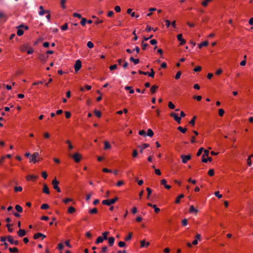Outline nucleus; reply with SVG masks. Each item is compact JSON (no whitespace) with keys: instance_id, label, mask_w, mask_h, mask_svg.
Returning <instances> with one entry per match:
<instances>
[{"instance_id":"25","label":"nucleus","mask_w":253,"mask_h":253,"mask_svg":"<svg viewBox=\"0 0 253 253\" xmlns=\"http://www.w3.org/2000/svg\"><path fill=\"white\" fill-rule=\"evenodd\" d=\"M130 60L134 63V64H137L139 62V59H134L133 57H130Z\"/></svg>"},{"instance_id":"18","label":"nucleus","mask_w":253,"mask_h":253,"mask_svg":"<svg viewBox=\"0 0 253 253\" xmlns=\"http://www.w3.org/2000/svg\"><path fill=\"white\" fill-rule=\"evenodd\" d=\"M108 244L110 246H112L114 244L115 239L114 237H109L108 239Z\"/></svg>"},{"instance_id":"1","label":"nucleus","mask_w":253,"mask_h":253,"mask_svg":"<svg viewBox=\"0 0 253 253\" xmlns=\"http://www.w3.org/2000/svg\"><path fill=\"white\" fill-rule=\"evenodd\" d=\"M118 200V198L116 197L114 199L111 200H104L102 201V203L103 205L110 206L111 205L114 204L117 200Z\"/></svg>"},{"instance_id":"3","label":"nucleus","mask_w":253,"mask_h":253,"mask_svg":"<svg viewBox=\"0 0 253 253\" xmlns=\"http://www.w3.org/2000/svg\"><path fill=\"white\" fill-rule=\"evenodd\" d=\"M59 183V181L55 178L52 181V184L53 186V188L56 190L58 192H60L61 190L58 187V184Z\"/></svg>"},{"instance_id":"17","label":"nucleus","mask_w":253,"mask_h":253,"mask_svg":"<svg viewBox=\"0 0 253 253\" xmlns=\"http://www.w3.org/2000/svg\"><path fill=\"white\" fill-rule=\"evenodd\" d=\"M104 149L105 150L109 149L111 148V146L110 144L107 141H105L104 142Z\"/></svg>"},{"instance_id":"12","label":"nucleus","mask_w":253,"mask_h":253,"mask_svg":"<svg viewBox=\"0 0 253 253\" xmlns=\"http://www.w3.org/2000/svg\"><path fill=\"white\" fill-rule=\"evenodd\" d=\"M45 235H44L42 233H37L36 234H35L34 236V238L35 239H37L38 238H39L40 237H42V239H44V238H45Z\"/></svg>"},{"instance_id":"6","label":"nucleus","mask_w":253,"mask_h":253,"mask_svg":"<svg viewBox=\"0 0 253 253\" xmlns=\"http://www.w3.org/2000/svg\"><path fill=\"white\" fill-rule=\"evenodd\" d=\"M39 156V154L38 152L34 153L30 158V162H33L35 163L37 162L36 159Z\"/></svg>"},{"instance_id":"4","label":"nucleus","mask_w":253,"mask_h":253,"mask_svg":"<svg viewBox=\"0 0 253 253\" xmlns=\"http://www.w3.org/2000/svg\"><path fill=\"white\" fill-rule=\"evenodd\" d=\"M82 67V62L80 60L76 61L74 65V69L76 72H78Z\"/></svg>"},{"instance_id":"7","label":"nucleus","mask_w":253,"mask_h":253,"mask_svg":"<svg viewBox=\"0 0 253 253\" xmlns=\"http://www.w3.org/2000/svg\"><path fill=\"white\" fill-rule=\"evenodd\" d=\"M72 158L76 163H79L81 160V155L77 153L72 156Z\"/></svg>"},{"instance_id":"58","label":"nucleus","mask_w":253,"mask_h":253,"mask_svg":"<svg viewBox=\"0 0 253 253\" xmlns=\"http://www.w3.org/2000/svg\"><path fill=\"white\" fill-rule=\"evenodd\" d=\"M182 224L183 226H186L187 225V219H184L182 220Z\"/></svg>"},{"instance_id":"41","label":"nucleus","mask_w":253,"mask_h":253,"mask_svg":"<svg viewBox=\"0 0 253 253\" xmlns=\"http://www.w3.org/2000/svg\"><path fill=\"white\" fill-rule=\"evenodd\" d=\"M61 29L62 30L65 31L68 29V24L67 23H65L64 25L61 26Z\"/></svg>"},{"instance_id":"37","label":"nucleus","mask_w":253,"mask_h":253,"mask_svg":"<svg viewBox=\"0 0 253 253\" xmlns=\"http://www.w3.org/2000/svg\"><path fill=\"white\" fill-rule=\"evenodd\" d=\"M22 190V188L21 186H18V187L16 186L14 187V191L15 192H20Z\"/></svg>"},{"instance_id":"54","label":"nucleus","mask_w":253,"mask_h":253,"mask_svg":"<svg viewBox=\"0 0 253 253\" xmlns=\"http://www.w3.org/2000/svg\"><path fill=\"white\" fill-rule=\"evenodd\" d=\"M224 113V111L222 109H220L218 110V114L220 116H222Z\"/></svg>"},{"instance_id":"34","label":"nucleus","mask_w":253,"mask_h":253,"mask_svg":"<svg viewBox=\"0 0 253 253\" xmlns=\"http://www.w3.org/2000/svg\"><path fill=\"white\" fill-rule=\"evenodd\" d=\"M252 157H253V154L250 156L249 157V158H248L247 159V163H248V165L249 166H252V161H251V158Z\"/></svg>"},{"instance_id":"11","label":"nucleus","mask_w":253,"mask_h":253,"mask_svg":"<svg viewBox=\"0 0 253 253\" xmlns=\"http://www.w3.org/2000/svg\"><path fill=\"white\" fill-rule=\"evenodd\" d=\"M40 11L39 12V14L41 16L43 15L45 13H48L49 11L47 10H45L43 9V7L42 5H41L39 7Z\"/></svg>"},{"instance_id":"14","label":"nucleus","mask_w":253,"mask_h":253,"mask_svg":"<svg viewBox=\"0 0 253 253\" xmlns=\"http://www.w3.org/2000/svg\"><path fill=\"white\" fill-rule=\"evenodd\" d=\"M140 243H141V248L147 247L150 245V243L148 242H146L145 240H142L140 242Z\"/></svg>"},{"instance_id":"45","label":"nucleus","mask_w":253,"mask_h":253,"mask_svg":"<svg viewBox=\"0 0 253 253\" xmlns=\"http://www.w3.org/2000/svg\"><path fill=\"white\" fill-rule=\"evenodd\" d=\"M23 31L21 29H18L17 30V34L19 36H22L23 34Z\"/></svg>"},{"instance_id":"8","label":"nucleus","mask_w":253,"mask_h":253,"mask_svg":"<svg viewBox=\"0 0 253 253\" xmlns=\"http://www.w3.org/2000/svg\"><path fill=\"white\" fill-rule=\"evenodd\" d=\"M171 117H173L175 121L178 124L181 123V118L177 116V114L174 113H171L170 114Z\"/></svg>"},{"instance_id":"22","label":"nucleus","mask_w":253,"mask_h":253,"mask_svg":"<svg viewBox=\"0 0 253 253\" xmlns=\"http://www.w3.org/2000/svg\"><path fill=\"white\" fill-rule=\"evenodd\" d=\"M125 88L126 90H129V92L131 94H132L134 93V90L132 89V87L129 86H126L125 87Z\"/></svg>"},{"instance_id":"43","label":"nucleus","mask_w":253,"mask_h":253,"mask_svg":"<svg viewBox=\"0 0 253 253\" xmlns=\"http://www.w3.org/2000/svg\"><path fill=\"white\" fill-rule=\"evenodd\" d=\"M141 45H142V49L143 50H145L146 49V47H147V46L148 45V44L146 43H145L144 42H142V43H141Z\"/></svg>"},{"instance_id":"39","label":"nucleus","mask_w":253,"mask_h":253,"mask_svg":"<svg viewBox=\"0 0 253 253\" xmlns=\"http://www.w3.org/2000/svg\"><path fill=\"white\" fill-rule=\"evenodd\" d=\"M196 119V117L194 116L193 118L191 119V120L189 122V124L192 126H194Z\"/></svg>"},{"instance_id":"27","label":"nucleus","mask_w":253,"mask_h":253,"mask_svg":"<svg viewBox=\"0 0 253 253\" xmlns=\"http://www.w3.org/2000/svg\"><path fill=\"white\" fill-rule=\"evenodd\" d=\"M208 44V41H205L199 44V48H201L203 46H206Z\"/></svg>"},{"instance_id":"5","label":"nucleus","mask_w":253,"mask_h":253,"mask_svg":"<svg viewBox=\"0 0 253 253\" xmlns=\"http://www.w3.org/2000/svg\"><path fill=\"white\" fill-rule=\"evenodd\" d=\"M181 159H182V162L184 164H185L187 163V162L190 160L191 158V155H182L180 156Z\"/></svg>"},{"instance_id":"16","label":"nucleus","mask_w":253,"mask_h":253,"mask_svg":"<svg viewBox=\"0 0 253 253\" xmlns=\"http://www.w3.org/2000/svg\"><path fill=\"white\" fill-rule=\"evenodd\" d=\"M198 212V210H197L196 209H195V207L193 205H191L190 207V208H189V212L190 213H197Z\"/></svg>"},{"instance_id":"44","label":"nucleus","mask_w":253,"mask_h":253,"mask_svg":"<svg viewBox=\"0 0 253 253\" xmlns=\"http://www.w3.org/2000/svg\"><path fill=\"white\" fill-rule=\"evenodd\" d=\"M118 246L121 248H123L126 246V243L124 242L120 241L118 243Z\"/></svg>"},{"instance_id":"10","label":"nucleus","mask_w":253,"mask_h":253,"mask_svg":"<svg viewBox=\"0 0 253 253\" xmlns=\"http://www.w3.org/2000/svg\"><path fill=\"white\" fill-rule=\"evenodd\" d=\"M177 40L180 42V44L183 45L186 42V41L182 39V35L179 34L177 36Z\"/></svg>"},{"instance_id":"15","label":"nucleus","mask_w":253,"mask_h":253,"mask_svg":"<svg viewBox=\"0 0 253 253\" xmlns=\"http://www.w3.org/2000/svg\"><path fill=\"white\" fill-rule=\"evenodd\" d=\"M43 192L46 194H49L50 192L47 185L45 184H43Z\"/></svg>"},{"instance_id":"28","label":"nucleus","mask_w":253,"mask_h":253,"mask_svg":"<svg viewBox=\"0 0 253 253\" xmlns=\"http://www.w3.org/2000/svg\"><path fill=\"white\" fill-rule=\"evenodd\" d=\"M146 190L147 191V199H149L150 198V195L152 193V190L149 188V187H147L146 188Z\"/></svg>"},{"instance_id":"57","label":"nucleus","mask_w":253,"mask_h":253,"mask_svg":"<svg viewBox=\"0 0 253 253\" xmlns=\"http://www.w3.org/2000/svg\"><path fill=\"white\" fill-rule=\"evenodd\" d=\"M131 237H132V233H129L128 235L126 237L125 240L126 241H129V240H130L131 239Z\"/></svg>"},{"instance_id":"62","label":"nucleus","mask_w":253,"mask_h":253,"mask_svg":"<svg viewBox=\"0 0 253 253\" xmlns=\"http://www.w3.org/2000/svg\"><path fill=\"white\" fill-rule=\"evenodd\" d=\"M64 248V245H63V244L62 243H59L58 245V249L59 250H62Z\"/></svg>"},{"instance_id":"60","label":"nucleus","mask_w":253,"mask_h":253,"mask_svg":"<svg viewBox=\"0 0 253 253\" xmlns=\"http://www.w3.org/2000/svg\"><path fill=\"white\" fill-rule=\"evenodd\" d=\"M139 134L140 135L146 136V132L144 130H141L139 131Z\"/></svg>"},{"instance_id":"51","label":"nucleus","mask_w":253,"mask_h":253,"mask_svg":"<svg viewBox=\"0 0 253 253\" xmlns=\"http://www.w3.org/2000/svg\"><path fill=\"white\" fill-rule=\"evenodd\" d=\"M203 151H204V148L203 147L200 148L199 149V150H198V152L197 153V156H199L201 154V153H202V152Z\"/></svg>"},{"instance_id":"13","label":"nucleus","mask_w":253,"mask_h":253,"mask_svg":"<svg viewBox=\"0 0 253 253\" xmlns=\"http://www.w3.org/2000/svg\"><path fill=\"white\" fill-rule=\"evenodd\" d=\"M18 236L20 237H23L26 234V232L25 230L20 229L17 232Z\"/></svg>"},{"instance_id":"64","label":"nucleus","mask_w":253,"mask_h":253,"mask_svg":"<svg viewBox=\"0 0 253 253\" xmlns=\"http://www.w3.org/2000/svg\"><path fill=\"white\" fill-rule=\"evenodd\" d=\"M201 70V67L200 66H197V67L194 69V71L195 72H199Z\"/></svg>"},{"instance_id":"55","label":"nucleus","mask_w":253,"mask_h":253,"mask_svg":"<svg viewBox=\"0 0 253 253\" xmlns=\"http://www.w3.org/2000/svg\"><path fill=\"white\" fill-rule=\"evenodd\" d=\"M211 0H205V1H204L202 3V4L204 6H206L207 5H208V3L210 1H211Z\"/></svg>"},{"instance_id":"26","label":"nucleus","mask_w":253,"mask_h":253,"mask_svg":"<svg viewBox=\"0 0 253 253\" xmlns=\"http://www.w3.org/2000/svg\"><path fill=\"white\" fill-rule=\"evenodd\" d=\"M15 210L18 211V212H22L23 211V209H22V208L19 205H16L15 206Z\"/></svg>"},{"instance_id":"33","label":"nucleus","mask_w":253,"mask_h":253,"mask_svg":"<svg viewBox=\"0 0 253 253\" xmlns=\"http://www.w3.org/2000/svg\"><path fill=\"white\" fill-rule=\"evenodd\" d=\"M9 251L10 252L13 253H17L18 252V250L16 248H9Z\"/></svg>"},{"instance_id":"50","label":"nucleus","mask_w":253,"mask_h":253,"mask_svg":"<svg viewBox=\"0 0 253 253\" xmlns=\"http://www.w3.org/2000/svg\"><path fill=\"white\" fill-rule=\"evenodd\" d=\"M208 174L210 176H212L214 175V170L213 169H211L208 171Z\"/></svg>"},{"instance_id":"36","label":"nucleus","mask_w":253,"mask_h":253,"mask_svg":"<svg viewBox=\"0 0 253 253\" xmlns=\"http://www.w3.org/2000/svg\"><path fill=\"white\" fill-rule=\"evenodd\" d=\"M81 19H82V20L81 21V24L82 26H84L85 25V24H86V23L87 22V20H86V19L85 18H82V17Z\"/></svg>"},{"instance_id":"2","label":"nucleus","mask_w":253,"mask_h":253,"mask_svg":"<svg viewBox=\"0 0 253 253\" xmlns=\"http://www.w3.org/2000/svg\"><path fill=\"white\" fill-rule=\"evenodd\" d=\"M7 19V14L2 11H0V24L5 23Z\"/></svg>"},{"instance_id":"9","label":"nucleus","mask_w":253,"mask_h":253,"mask_svg":"<svg viewBox=\"0 0 253 253\" xmlns=\"http://www.w3.org/2000/svg\"><path fill=\"white\" fill-rule=\"evenodd\" d=\"M7 240L11 244H14L15 245H18V241H15L14 240L12 237L10 236H8L7 237Z\"/></svg>"},{"instance_id":"59","label":"nucleus","mask_w":253,"mask_h":253,"mask_svg":"<svg viewBox=\"0 0 253 253\" xmlns=\"http://www.w3.org/2000/svg\"><path fill=\"white\" fill-rule=\"evenodd\" d=\"M73 16L75 17H78L80 19L82 18V15L80 14L77 13H74L73 14Z\"/></svg>"},{"instance_id":"35","label":"nucleus","mask_w":253,"mask_h":253,"mask_svg":"<svg viewBox=\"0 0 253 253\" xmlns=\"http://www.w3.org/2000/svg\"><path fill=\"white\" fill-rule=\"evenodd\" d=\"M94 114L95 116L98 118H100L101 116V113L100 111L95 110Z\"/></svg>"},{"instance_id":"48","label":"nucleus","mask_w":253,"mask_h":253,"mask_svg":"<svg viewBox=\"0 0 253 253\" xmlns=\"http://www.w3.org/2000/svg\"><path fill=\"white\" fill-rule=\"evenodd\" d=\"M108 250V248L107 246H104L102 248V250L101 251V253H106Z\"/></svg>"},{"instance_id":"38","label":"nucleus","mask_w":253,"mask_h":253,"mask_svg":"<svg viewBox=\"0 0 253 253\" xmlns=\"http://www.w3.org/2000/svg\"><path fill=\"white\" fill-rule=\"evenodd\" d=\"M49 206L47 204H43L41 206V208L42 210H46L48 209Z\"/></svg>"},{"instance_id":"40","label":"nucleus","mask_w":253,"mask_h":253,"mask_svg":"<svg viewBox=\"0 0 253 253\" xmlns=\"http://www.w3.org/2000/svg\"><path fill=\"white\" fill-rule=\"evenodd\" d=\"M169 107L171 109H173L175 108V105L170 101L168 103Z\"/></svg>"},{"instance_id":"47","label":"nucleus","mask_w":253,"mask_h":253,"mask_svg":"<svg viewBox=\"0 0 253 253\" xmlns=\"http://www.w3.org/2000/svg\"><path fill=\"white\" fill-rule=\"evenodd\" d=\"M153 208H154V211H155V212L156 213H158V212L160 211V209H159V208H157V206H156V205H154L153 206Z\"/></svg>"},{"instance_id":"53","label":"nucleus","mask_w":253,"mask_h":253,"mask_svg":"<svg viewBox=\"0 0 253 253\" xmlns=\"http://www.w3.org/2000/svg\"><path fill=\"white\" fill-rule=\"evenodd\" d=\"M117 68V64H114V65H111L109 67V68L110 69V70H115Z\"/></svg>"},{"instance_id":"31","label":"nucleus","mask_w":253,"mask_h":253,"mask_svg":"<svg viewBox=\"0 0 253 253\" xmlns=\"http://www.w3.org/2000/svg\"><path fill=\"white\" fill-rule=\"evenodd\" d=\"M109 234V232H103L102 233V236L103 237H102L103 238V239L104 240H107L108 239V237H107V235Z\"/></svg>"},{"instance_id":"20","label":"nucleus","mask_w":253,"mask_h":253,"mask_svg":"<svg viewBox=\"0 0 253 253\" xmlns=\"http://www.w3.org/2000/svg\"><path fill=\"white\" fill-rule=\"evenodd\" d=\"M184 197V196L183 194L179 195L176 199V200L175 201V203L176 204H179L180 203V199L181 198H183Z\"/></svg>"},{"instance_id":"63","label":"nucleus","mask_w":253,"mask_h":253,"mask_svg":"<svg viewBox=\"0 0 253 253\" xmlns=\"http://www.w3.org/2000/svg\"><path fill=\"white\" fill-rule=\"evenodd\" d=\"M42 175L44 179H46L47 177V174L45 171H42Z\"/></svg>"},{"instance_id":"19","label":"nucleus","mask_w":253,"mask_h":253,"mask_svg":"<svg viewBox=\"0 0 253 253\" xmlns=\"http://www.w3.org/2000/svg\"><path fill=\"white\" fill-rule=\"evenodd\" d=\"M158 88V86L156 85H152L151 88V92L152 94H154L155 93L156 89Z\"/></svg>"},{"instance_id":"56","label":"nucleus","mask_w":253,"mask_h":253,"mask_svg":"<svg viewBox=\"0 0 253 253\" xmlns=\"http://www.w3.org/2000/svg\"><path fill=\"white\" fill-rule=\"evenodd\" d=\"M66 2V0H61V5L63 9H65L66 8V6L65 5V3Z\"/></svg>"},{"instance_id":"23","label":"nucleus","mask_w":253,"mask_h":253,"mask_svg":"<svg viewBox=\"0 0 253 253\" xmlns=\"http://www.w3.org/2000/svg\"><path fill=\"white\" fill-rule=\"evenodd\" d=\"M37 178H38L37 176H35L34 175H29L27 176L26 178L28 180H31L33 179H36Z\"/></svg>"},{"instance_id":"30","label":"nucleus","mask_w":253,"mask_h":253,"mask_svg":"<svg viewBox=\"0 0 253 253\" xmlns=\"http://www.w3.org/2000/svg\"><path fill=\"white\" fill-rule=\"evenodd\" d=\"M147 135L150 136V137H152L153 134H154V133H153V131H152V130L150 128H149L148 130H147Z\"/></svg>"},{"instance_id":"29","label":"nucleus","mask_w":253,"mask_h":253,"mask_svg":"<svg viewBox=\"0 0 253 253\" xmlns=\"http://www.w3.org/2000/svg\"><path fill=\"white\" fill-rule=\"evenodd\" d=\"M76 210L73 207H70L69 208H68V212L69 213H74L75 211Z\"/></svg>"},{"instance_id":"46","label":"nucleus","mask_w":253,"mask_h":253,"mask_svg":"<svg viewBox=\"0 0 253 253\" xmlns=\"http://www.w3.org/2000/svg\"><path fill=\"white\" fill-rule=\"evenodd\" d=\"M87 46L88 48H91L93 47V43L91 42H87Z\"/></svg>"},{"instance_id":"24","label":"nucleus","mask_w":253,"mask_h":253,"mask_svg":"<svg viewBox=\"0 0 253 253\" xmlns=\"http://www.w3.org/2000/svg\"><path fill=\"white\" fill-rule=\"evenodd\" d=\"M150 71H151L150 73H148V72H146L147 75H148L150 77L153 78L154 77L155 72L154 71V70L152 68L151 69Z\"/></svg>"},{"instance_id":"52","label":"nucleus","mask_w":253,"mask_h":253,"mask_svg":"<svg viewBox=\"0 0 253 253\" xmlns=\"http://www.w3.org/2000/svg\"><path fill=\"white\" fill-rule=\"evenodd\" d=\"M214 195L218 197V198H221L222 197V195L221 194H219V192L218 191H216L214 193Z\"/></svg>"},{"instance_id":"21","label":"nucleus","mask_w":253,"mask_h":253,"mask_svg":"<svg viewBox=\"0 0 253 253\" xmlns=\"http://www.w3.org/2000/svg\"><path fill=\"white\" fill-rule=\"evenodd\" d=\"M104 240L103 239V238L101 236H99L95 241V244H98L99 243H102Z\"/></svg>"},{"instance_id":"61","label":"nucleus","mask_w":253,"mask_h":253,"mask_svg":"<svg viewBox=\"0 0 253 253\" xmlns=\"http://www.w3.org/2000/svg\"><path fill=\"white\" fill-rule=\"evenodd\" d=\"M150 42L152 45H155L157 43V41L156 40L153 39L150 41Z\"/></svg>"},{"instance_id":"49","label":"nucleus","mask_w":253,"mask_h":253,"mask_svg":"<svg viewBox=\"0 0 253 253\" xmlns=\"http://www.w3.org/2000/svg\"><path fill=\"white\" fill-rule=\"evenodd\" d=\"M181 75V73L180 71L177 72L176 74V75H175V79L176 80L179 79L180 78V77Z\"/></svg>"},{"instance_id":"42","label":"nucleus","mask_w":253,"mask_h":253,"mask_svg":"<svg viewBox=\"0 0 253 253\" xmlns=\"http://www.w3.org/2000/svg\"><path fill=\"white\" fill-rule=\"evenodd\" d=\"M89 212L91 214L96 213L97 212V209L96 208H93L90 210Z\"/></svg>"},{"instance_id":"32","label":"nucleus","mask_w":253,"mask_h":253,"mask_svg":"<svg viewBox=\"0 0 253 253\" xmlns=\"http://www.w3.org/2000/svg\"><path fill=\"white\" fill-rule=\"evenodd\" d=\"M177 129L183 133H185L187 130L186 128H183L181 126L178 127Z\"/></svg>"}]
</instances>
